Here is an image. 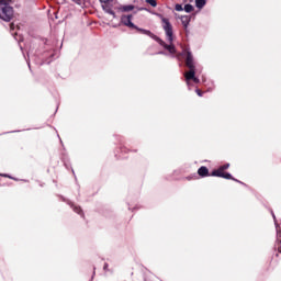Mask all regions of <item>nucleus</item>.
I'll return each mask as SVG.
<instances>
[{"label": "nucleus", "mask_w": 281, "mask_h": 281, "mask_svg": "<svg viewBox=\"0 0 281 281\" xmlns=\"http://www.w3.org/2000/svg\"><path fill=\"white\" fill-rule=\"evenodd\" d=\"M160 19H161V25H162V29H164V31H165V33H166V36H167V41L170 43L169 45L168 44H166L164 41H161L160 38H158V37H156V41L160 44V45H162V47L165 48V49H168V52L170 53V54H175V52H177L176 49H175V45H172V41H173V33H172V24L170 23V20H168V19H166V18H164V16H160Z\"/></svg>", "instance_id": "nucleus-1"}, {"label": "nucleus", "mask_w": 281, "mask_h": 281, "mask_svg": "<svg viewBox=\"0 0 281 281\" xmlns=\"http://www.w3.org/2000/svg\"><path fill=\"white\" fill-rule=\"evenodd\" d=\"M184 54L187 56L186 58V65L190 69L188 72L184 74L186 82L188 87H190V81L193 80L195 85L199 82V78L195 77V71H194V60L192 58V53L190 50H184Z\"/></svg>", "instance_id": "nucleus-2"}, {"label": "nucleus", "mask_w": 281, "mask_h": 281, "mask_svg": "<svg viewBox=\"0 0 281 281\" xmlns=\"http://www.w3.org/2000/svg\"><path fill=\"white\" fill-rule=\"evenodd\" d=\"M11 0H0V19L3 21H11L14 16V10L10 7Z\"/></svg>", "instance_id": "nucleus-3"}, {"label": "nucleus", "mask_w": 281, "mask_h": 281, "mask_svg": "<svg viewBox=\"0 0 281 281\" xmlns=\"http://www.w3.org/2000/svg\"><path fill=\"white\" fill-rule=\"evenodd\" d=\"M102 3V8L104 12L108 14H111L112 16H115V12L111 9V3H113V0H100Z\"/></svg>", "instance_id": "nucleus-4"}, {"label": "nucleus", "mask_w": 281, "mask_h": 281, "mask_svg": "<svg viewBox=\"0 0 281 281\" xmlns=\"http://www.w3.org/2000/svg\"><path fill=\"white\" fill-rule=\"evenodd\" d=\"M213 177H222L223 179H232V175L225 172V169L220 167L217 170L213 171Z\"/></svg>", "instance_id": "nucleus-5"}, {"label": "nucleus", "mask_w": 281, "mask_h": 281, "mask_svg": "<svg viewBox=\"0 0 281 281\" xmlns=\"http://www.w3.org/2000/svg\"><path fill=\"white\" fill-rule=\"evenodd\" d=\"M132 19V15H123L121 21L123 25H126L127 27H135V24H133Z\"/></svg>", "instance_id": "nucleus-6"}, {"label": "nucleus", "mask_w": 281, "mask_h": 281, "mask_svg": "<svg viewBox=\"0 0 281 281\" xmlns=\"http://www.w3.org/2000/svg\"><path fill=\"white\" fill-rule=\"evenodd\" d=\"M180 20H181V23H182L186 32H188V25H190V16L189 15H182L180 18Z\"/></svg>", "instance_id": "nucleus-7"}, {"label": "nucleus", "mask_w": 281, "mask_h": 281, "mask_svg": "<svg viewBox=\"0 0 281 281\" xmlns=\"http://www.w3.org/2000/svg\"><path fill=\"white\" fill-rule=\"evenodd\" d=\"M209 173H210V171L206 169V167H201L198 170V175H200V177H207Z\"/></svg>", "instance_id": "nucleus-8"}, {"label": "nucleus", "mask_w": 281, "mask_h": 281, "mask_svg": "<svg viewBox=\"0 0 281 281\" xmlns=\"http://www.w3.org/2000/svg\"><path fill=\"white\" fill-rule=\"evenodd\" d=\"M195 5L196 8H203L205 5V0H195Z\"/></svg>", "instance_id": "nucleus-9"}, {"label": "nucleus", "mask_w": 281, "mask_h": 281, "mask_svg": "<svg viewBox=\"0 0 281 281\" xmlns=\"http://www.w3.org/2000/svg\"><path fill=\"white\" fill-rule=\"evenodd\" d=\"M138 32H142V34H146L147 36H151L153 38H155V35H153L150 31L138 29Z\"/></svg>", "instance_id": "nucleus-10"}, {"label": "nucleus", "mask_w": 281, "mask_h": 281, "mask_svg": "<svg viewBox=\"0 0 281 281\" xmlns=\"http://www.w3.org/2000/svg\"><path fill=\"white\" fill-rule=\"evenodd\" d=\"M192 10H194V7H192V4H186L184 5V11L186 12H192Z\"/></svg>", "instance_id": "nucleus-11"}, {"label": "nucleus", "mask_w": 281, "mask_h": 281, "mask_svg": "<svg viewBox=\"0 0 281 281\" xmlns=\"http://www.w3.org/2000/svg\"><path fill=\"white\" fill-rule=\"evenodd\" d=\"M147 3H149V5H151L153 8H157V1L156 0H146Z\"/></svg>", "instance_id": "nucleus-12"}, {"label": "nucleus", "mask_w": 281, "mask_h": 281, "mask_svg": "<svg viewBox=\"0 0 281 281\" xmlns=\"http://www.w3.org/2000/svg\"><path fill=\"white\" fill-rule=\"evenodd\" d=\"M133 9H134L133 5H125V7H123L124 12H131V10H133Z\"/></svg>", "instance_id": "nucleus-13"}, {"label": "nucleus", "mask_w": 281, "mask_h": 281, "mask_svg": "<svg viewBox=\"0 0 281 281\" xmlns=\"http://www.w3.org/2000/svg\"><path fill=\"white\" fill-rule=\"evenodd\" d=\"M177 12L183 11V7L181 4H176Z\"/></svg>", "instance_id": "nucleus-14"}, {"label": "nucleus", "mask_w": 281, "mask_h": 281, "mask_svg": "<svg viewBox=\"0 0 281 281\" xmlns=\"http://www.w3.org/2000/svg\"><path fill=\"white\" fill-rule=\"evenodd\" d=\"M74 211L77 212V214H80V212H82L79 206H75Z\"/></svg>", "instance_id": "nucleus-15"}, {"label": "nucleus", "mask_w": 281, "mask_h": 281, "mask_svg": "<svg viewBox=\"0 0 281 281\" xmlns=\"http://www.w3.org/2000/svg\"><path fill=\"white\" fill-rule=\"evenodd\" d=\"M221 168H223V170H227V168H229V164H226V165L222 166Z\"/></svg>", "instance_id": "nucleus-16"}, {"label": "nucleus", "mask_w": 281, "mask_h": 281, "mask_svg": "<svg viewBox=\"0 0 281 281\" xmlns=\"http://www.w3.org/2000/svg\"><path fill=\"white\" fill-rule=\"evenodd\" d=\"M196 93H198V95H203V92H201V90H196Z\"/></svg>", "instance_id": "nucleus-17"}, {"label": "nucleus", "mask_w": 281, "mask_h": 281, "mask_svg": "<svg viewBox=\"0 0 281 281\" xmlns=\"http://www.w3.org/2000/svg\"><path fill=\"white\" fill-rule=\"evenodd\" d=\"M11 30H14V23L10 24Z\"/></svg>", "instance_id": "nucleus-18"}]
</instances>
